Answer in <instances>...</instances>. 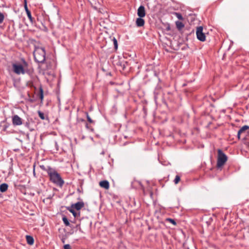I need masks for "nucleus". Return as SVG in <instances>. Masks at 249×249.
Instances as JSON below:
<instances>
[{"label": "nucleus", "mask_w": 249, "mask_h": 249, "mask_svg": "<svg viewBox=\"0 0 249 249\" xmlns=\"http://www.w3.org/2000/svg\"><path fill=\"white\" fill-rule=\"evenodd\" d=\"M48 175L52 182L56 185L62 187L64 184V181L60 175L55 170H49L48 171Z\"/></svg>", "instance_id": "obj_1"}, {"label": "nucleus", "mask_w": 249, "mask_h": 249, "mask_svg": "<svg viewBox=\"0 0 249 249\" xmlns=\"http://www.w3.org/2000/svg\"><path fill=\"white\" fill-rule=\"evenodd\" d=\"M28 64L25 61H23V65L20 64L13 63L12 68L13 71L18 75L24 74L25 73H28L29 70L28 68Z\"/></svg>", "instance_id": "obj_2"}, {"label": "nucleus", "mask_w": 249, "mask_h": 249, "mask_svg": "<svg viewBox=\"0 0 249 249\" xmlns=\"http://www.w3.org/2000/svg\"><path fill=\"white\" fill-rule=\"evenodd\" d=\"M35 60L38 63H43L45 60V51L44 48L36 47L34 52Z\"/></svg>", "instance_id": "obj_3"}, {"label": "nucleus", "mask_w": 249, "mask_h": 249, "mask_svg": "<svg viewBox=\"0 0 249 249\" xmlns=\"http://www.w3.org/2000/svg\"><path fill=\"white\" fill-rule=\"evenodd\" d=\"M217 154L218 155L216 166L217 167L220 168L225 164L227 161L228 157L221 149H218Z\"/></svg>", "instance_id": "obj_4"}, {"label": "nucleus", "mask_w": 249, "mask_h": 249, "mask_svg": "<svg viewBox=\"0 0 249 249\" xmlns=\"http://www.w3.org/2000/svg\"><path fill=\"white\" fill-rule=\"evenodd\" d=\"M203 27L202 26H199L196 28V35L197 38L202 42H204L206 40V36L205 34L203 32Z\"/></svg>", "instance_id": "obj_5"}, {"label": "nucleus", "mask_w": 249, "mask_h": 249, "mask_svg": "<svg viewBox=\"0 0 249 249\" xmlns=\"http://www.w3.org/2000/svg\"><path fill=\"white\" fill-rule=\"evenodd\" d=\"M12 122L15 125H20L22 124L21 119L17 115H15L13 117Z\"/></svg>", "instance_id": "obj_6"}, {"label": "nucleus", "mask_w": 249, "mask_h": 249, "mask_svg": "<svg viewBox=\"0 0 249 249\" xmlns=\"http://www.w3.org/2000/svg\"><path fill=\"white\" fill-rule=\"evenodd\" d=\"M145 14L144 7L142 5L140 6L138 9V16L140 18H143L145 16Z\"/></svg>", "instance_id": "obj_7"}, {"label": "nucleus", "mask_w": 249, "mask_h": 249, "mask_svg": "<svg viewBox=\"0 0 249 249\" xmlns=\"http://www.w3.org/2000/svg\"><path fill=\"white\" fill-rule=\"evenodd\" d=\"M84 206V203L82 201L78 202L75 204L71 205V208H74L76 210H80Z\"/></svg>", "instance_id": "obj_8"}, {"label": "nucleus", "mask_w": 249, "mask_h": 249, "mask_svg": "<svg viewBox=\"0 0 249 249\" xmlns=\"http://www.w3.org/2000/svg\"><path fill=\"white\" fill-rule=\"evenodd\" d=\"M249 130V126L246 125L242 126L238 132V133H237L238 139L239 140L240 139L241 134L244 133L246 130Z\"/></svg>", "instance_id": "obj_9"}, {"label": "nucleus", "mask_w": 249, "mask_h": 249, "mask_svg": "<svg viewBox=\"0 0 249 249\" xmlns=\"http://www.w3.org/2000/svg\"><path fill=\"white\" fill-rule=\"evenodd\" d=\"M99 185L101 187L106 189L107 190L109 188V184L108 181L107 180H103L99 182Z\"/></svg>", "instance_id": "obj_10"}, {"label": "nucleus", "mask_w": 249, "mask_h": 249, "mask_svg": "<svg viewBox=\"0 0 249 249\" xmlns=\"http://www.w3.org/2000/svg\"><path fill=\"white\" fill-rule=\"evenodd\" d=\"M142 18L139 17L136 19V24L138 27H142L144 25V20Z\"/></svg>", "instance_id": "obj_11"}, {"label": "nucleus", "mask_w": 249, "mask_h": 249, "mask_svg": "<svg viewBox=\"0 0 249 249\" xmlns=\"http://www.w3.org/2000/svg\"><path fill=\"white\" fill-rule=\"evenodd\" d=\"M8 185L6 183H2L0 185V191L2 193L6 192L8 189Z\"/></svg>", "instance_id": "obj_12"}, {"label": "nucleus", "mask_w": 249, "mask_h": 249, "mask_svg": "<svg viewBox=\"0 0 249 249\" xmlns=\"http://www.w3.org/2000/svg\"><path fill=\"white\" fill-rule=\"evenodd\" d=\"M27 242L28 244L32 245L34 244V238L29 235H27L26 237Z\"/></svg>", "instance_id": "obj_13"}, {"label": "nucleus", "mask_w": 249, "mask_h": 249, "mask_svg": "<svg viewBox=\"0 0 249 249\" xmlns=\"http://www.w3.org/2000/svg\"><path fill=\"white\" fill-rule=\"evenodd\" d=\"M176 25L177 28L179 30H181L184 27V25L183 24V23L182 22L179 21H176Z\"/></svg>", "instance_id": "obj_14"}, {"label": "nucleus", "mask_w": 249, "mask_h": 249, "mask_svg": "<svg viewBox=\"0 0 249 249\" xmlns=\"http://www.w3.org/2000/svg\"><path fill=\"white\" fill-rule=\"evenodd\" d=\"M39 98L40 99L41 101H42L43 99V89L40 88L39 89Z\"/></svg>", "instance_id": "obj_15"}, {"label": "nucleus", "mask_w": 249, "mask_h": 249, "mask_svg": "<svg viewBox=\"0 0 249 249\" xmlns=\"http://www.w3.org/2000/svg\"><path fill=\"white\" fill-rule=\"evenodd\" d=\"M62 220L66 226H68L70 225L69 221L66 217H63Z\"/></svg>", "instance_id": "obj_16"}, {"label": "nucleus", "mask_w": 249, "mask_h": 249, "mask_svg": "<svg viewBox=\"0 0 249 249\" xmlns=\"http://www.w3.org/2000/svg\"><path fill=\"white\" fill-rule=\"evenodd\" d=\"M74 208H72L71 207V208H68V210L71 213H72L73 215L74 216V217H76V215H77V213H76L75 212V211L74 210Z\"/></svg>", "instance_id": "obj_17"}, {"label": "nucleus", "mask_w": 249, "mask_h": 249, "mask_svg": "<svg viewBox=\"0 0 249 249\" xmlns=\"http://www.w3.org/2000/svg\"><path fill=\"white\" fill-rule=\"evenodd\" d=\"M180 180V178L179 176L177 175L174 179V183L175 184H177Z\"/></svg>", "instance_id": "obj_18"}, {"label": "nucleus", "mask_w": 249, "mask_h": 249, "mask_svg": "<svg viewBox=\"0 0 249 249\" xmlns=\"http://www.w3.org/2000/svg\"><path fill=\"white\" fill-rule=\"evenodd\" d=\"M38 116L39 117L42 119V120H44L45 119V116H44V114L43 112H41L40 111H38Z\"/></svg>", "instance_id": "obj_19"}, {"label": "nucleus", "mask_w": 249, "mask_h": 249, "mask_svg": "<svg viewBox=\"0 0 249 249\" xmlns=\"http://www.w3.org/2000/svg\"><path fill=\"white\" fill-rule=\"evenodd\" d=\"M175 15L176 16L177 18L179 20H182L183 19L182 15L180 13H175Z\"/></svg>", "instance_id": "obj_20"}, {"label": "nucleus", "mask_w": 249, "mask_h": 249, "mask_svg": "<svg viewBox=\"0 0 249 249\" xmlns=\"http://www.w3.org/2000/svg\"><path fill=\"white\" fill-rule=\"evenodd\" d=\"M26 13H27V17L29 18V19L30 20H32V17L31 12L29 10H27Z\"/></svg>", "instance_id": "obj_21"}, {"label": "nucleus", "mask_w": 249, "mask_h": 249, "mask_svg": "<svg viewBox=\"0 0 249 249\" xmlns=\"http://www.w3.org/2000/svg\"><path fill=\"white\" fill-rule=\"evenodd\" d=\"M113 44L114 45V47H115V49H117V47H118L117 39L115 37H114L113 39Z\"/></svg>", "instance_id": "obj_22"}, {"label": "nucleus", "mask_w": 249, "mask_h": 249, "mask_svg": "<svg viewBox=\"0 0 249 249\" xmlns=\"http://www.w3.org/2000/svg\"><path fill=\"white\" fill-rule=\"evenodd\" d=\"M166 220L170 222L172 224H173L174 225H176L177 224L176 222L174 219H171V218H167Z\"/></svg>", "instance_id": "obj_23"}, {"label": "nucleus", "mask_w": 249, "mask_h": 249, "mask_svg": "<svg viewBox=\"0 0 249 249\" xmlns=\"http://www.w3.org/2000/svg\"><path fill=\"white\" fill-rule=\"evenodd\" d=\"M87 117L88 121L90 123H93V121L91 119V118L89 117V115L88 113H87Z\"/></svg>", "instance_id": "obj_24"}, {"label": "nucleus", "mask_w": 249, "mask_h": 249, "mask_svg": "<svg viewBox=\"0 0 249 249\" xmlns=\"http://www.w3.org/2000/svg\"><path fill=\"white\" fill-rule=\"evenodd\" d=\"M4 18V15L2 13H0V23H1Z\"/></svg>", "instance_id": "obj_25"}, {"label": "nucleus", "mask_w": 249, "mask_h": 249, "mask_svg": "<svg viewBox=\"0 0 249 249\" xmlns=\"http://www.w3.org/2000/svg\"><path fill=\"white\" fill-rule=\"evenodd\" d=\"M24 7L25 10L26 12L27 10H29L28 9V7H27V0H24Z\"/></svg>", "instance_id": "obj_26"}, {"label": "nucleus", "mask_w": 249, "mask_h": 249, "mask_svg": "<svg viewBox=\"0 0 249 249\" xmlns=\"http://www.w3.org/2000/svg\"><path fill=\"white\" fill-rule=\"evenodd\" d=\"M64 249H71V246L69 244H66L64 246Z\"/></svg>", "instance_id": "obj_27"}, {"label": "nucleus", "mask_w": 249, "mask_h": 249, "mask_svg": "<svg viewBox=\"0 0 249 249\" xmlns=\"http://www.w3.org/2000/svg\"><path fill=\"white\" fill-rule=\"evenodd\" d=\"M62 242H63V243H64V242H65V240H64V239H62Z\"/></svg>", "instance_id": "obj_28"}]
</instances>
